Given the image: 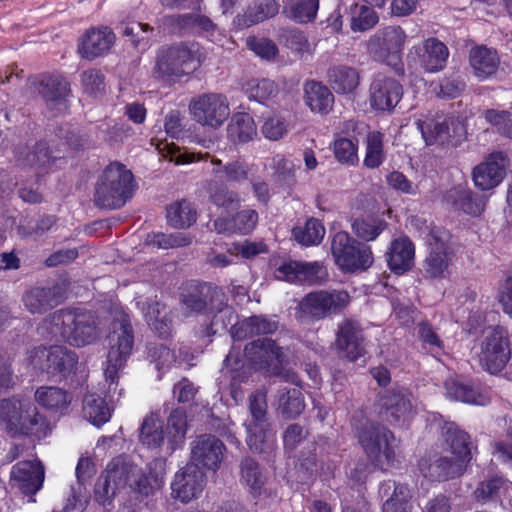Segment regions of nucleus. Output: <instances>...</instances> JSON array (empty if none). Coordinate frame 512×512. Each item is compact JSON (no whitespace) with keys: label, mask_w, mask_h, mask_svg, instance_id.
I'll use <instances>...</instances> for the list:
<instances>
[{"label":"nucleus","mask_w":512,"mask_h":512,"mask_svg":"<svg viewBox=\"0 0 512 512\" xmlns=\"http://www.w3.org/2000/svg\"><path fill=\"white\" fill-rule=\"evenodd\" d=\"M38 330L50 340H62L71 346L91 345L99 338L95 315L80 309H59L48 314Z\"/></svg>","instance_id":"f257e3e1"},{"label":"nucleus","mask_w":512,"mask_h":512,"mask_svg":"<svg viewBox=\"0 0 512 512\" xmlns=\"http://www.w3.org/2000/svg\"><path fill=\"white\" fill-rule=\"evenodd\" d=\"M148 496L153 486L143 471L126 456L113 458L95 484V500L102 506L110 505L115 496L124 488Z\"/></svg>","instance_id":"f03ea898"},{"label":"nucleus","mask_w":512,"mask_h":512,"mask_svg":"<svg viewBox=\"0 0 512 512\" xmlns=\"http://www.w3.org/2000/svg\"><path fill=\"white\" fill-rule=\"evenodd\" d=\"M205 59L206 52L198 43H175L158 51L153 75L166 83H175L195 72Z\"/></svg>","instance_id":"7ed1b4c3"},{"label":"nucleus","mask_w":512,"mask_h":512,"mask_svg":"<svg viewBox=\"0 0 512 512\" xmlns=\"http://www.w3.org/2000/svg\"><path fill=\"white\" fill-rule=\"evenodd\" d=\"M135 188L132 172L122 163L112 162L96 183L94 202L100 208L119 209L132 198Z\"/></svg>","instance_id":"20e7f679"},{"label":"nucleus","mask_w":512,"mask_h":512,"mask_svg":"<svg viewBox=\"0 0 512 512\" xmlns=\"http://www.w3.org/2000/svg\"><path fill=\"white\" fill-rule=\"evenodd\" d=\"M353 426L356 430L358 441L370 461L384 470L395 459L396 440L391 431L386 427L370 421L354 418Z\"/></svg>","instance_id":"39448f33"},{"label":"nucleus","mask_w":512,"mask_h":512,"mask_svg":"<svg viewBox=\"0 0 512 512\" xmlns=\"http://www.w3.org/2000/svg\"><path fill=\"white\" fill-rule=\"evenodd\" d=\"M107 345L104 375L106 381L110 383L108 388L110 392L112 385L117 386L119 371L124 368L134 346L133 329L126 315H122L112 323V331L107 336Z\"/></svg>","instance_id":"423d86ee"},{"label":"nucleus","mask_w":512,"mask_h":512,"mask_svg":"<svg viewBox=\"0 0 512 512\" xmlns=\"http://www.w3.org/2000/svg\"><path fill=\"white\" fill-rule=\"evenodd\" d=\"M350 303L344 290H319L306 294L295 309V317L301 323L323 320L340 313Z\"/></svg>","instance_id":"0eeeda50"},{"label":"nucleus","mask_w":512,"mask_h":512,"mask_svg":"<svg viewBox=\"0 0 512 512\" xmlns=\"http://www.w3.org/2000/svg\"><path fill=\"white\" fill-rule=\"evenodd\" d=\"M169 160L177 165L188 164L200 160L210 161L212 166L211 175L217 181L223 183H236L241 184L249 179V166L243 159H235L227 163H223L218 157L211 155L208 152L195 153L188 151H181L178 147L170 148L168 151Z\"/></svg>","instance_id":"6e6552de"},{"label":"nucleus","mask_w":512,"mask_h":512,"mask_svg":"<svg viewBox=\"0 0 512 512\" xmlns=\"http://www.w3.org/2000/svg\"><path fill=\"white\" fill-rule=\"evenodd\" d=\"M179 301L186 316L221 312L226 306L225 293L208 282L188 283Z\"/></svg>","instance_id":"1a4fd4ad"},{"label":"nucleus","mask_w":512,"mask_h":512,"mask_svg":"<svg viewBox=\"0 0 512 512\" xmlns=\"http://www.w3.org/2000/svg\"><path fill=\"white\" fill-rule=\"evenodd\" d=\"M331 252L335 263L344 272L367 270L373 264L370 247L351 238L346 232H338L334 235Z\"/></svg>","instance_id":"9d476101"},{"label":"nucleus","mask_w":512,"mask_h":512,"mask_svg":"<svg viewBox=\"0 0 512 512\" xmlns=\"http://www.w3.org/2000/svg\"><path fill=\"white\" fill-rule=\"evenodd\" d=\"M417 126L427 145L457 146L467 134L464 122L452 116H426L417 121Z\"/></svg>","instance_id":"9b49d317"},{"label":"nucleus","mask_w":512,"mask_h":512,"mask_svg":"<svg viewBox=\"0 0 512 512\" xmlns=\"http://www.w3.org/2000/svg\"><path fill=\"white\" fill-rule=\"evenodd\" d=\"M406 38L407 35L400 26H387L369 38L367 50L374 60L396 68L401 64Z\"/></svg>","instance_id":"f8f14e48"},{"label":"nucleus","mask_w":512,"mask_h":512,"mask_svg":"<svg viewBox=\"0 0 512 512\" xmlns=\"http://www.w3.org/2000/svg\"><path fill=\"white\" fill-rule=\"evenodd\" d=\"M249 413L250 416L244 423L247 432L246 442L251 451L261 453L271 437L265 393L256 391L249 396Z\"/></svg>","instance_id":"ddd939ff"},{"label":"nucleus","mask_w":512,"mask_h":512,"mask_svg":"<svg viewBox=\"0 0 512 512\" xmlns=\"http://www.w3.org/2000/svg\"><path fill=\"white\" fill-rule=\"evenodd\" d=\"M189 112L196 123L213 129L223 125L230 115L227 98L219 93H203L192 98Z\"/></svg>","instance_id":"4468645a"},{"label":"nucleus","mask_w":512,"mask_h":512,"mask_svg":"<svg viewBox=\"0 0 512 512\" xmlns=\"http://www.w3.org/2000/svg\"><path fill=\"white\" fill-rule=\"evenodd\" d=\"M31 93L38 95L48 109L67 108V97L71 89L69 82L61 75L41 74L29 79Z\"/></svg>","instance_id":"2eb2a0df"},{"label":"nucleus","mask_w":512,"mask_h":512,"mask_svg":"<svg viewBox=\"0 0 512 512\" xmlns=\"http://www.w3.org/2000/svg\"><path fill=\"white\" fill-rule=\"evenodd\" d=\"M20 411L9 431L11 435L41 440L51 434L52 423L33 403L26 400Z\"/></svg>","instance_id":"dca6fc26"},{"label":"nucleus","mask_w":512,"mask_h":512,"mask_svg":"<svg viewBox=\"0 0 512 512\" xmlns=\"http://www.w3.org/2000/svg\"><path fill=\"white\" fill-rule=\"evenodd\" d=\"M510 357L509 339L502 329H494L481 343L479 361L490 373L501 371Z\"/></svg>","instance_id":"f3484780"},{"label":"nucleus","mask_w":512,"mask_h":512,"mask_svg":"<svg viewBox=\"0 0 512 512\" xmlns=\"http://www.w3.org/2000/svg\"><path fill=\"white\" fill-rule=\"evenodd\" d=\"M226 446L215 435L202 434L191 443V462L196 466L216 472L224 459Z\"/></svg>","instance_id":"a211bd4d"},{"label":"nucleus","mask_w":512,"mask_h":512,"mask_svg":"<svg viewBox=\"0 0 512 512\" xmlns=\"http://www.w3.org/2000/svg\"><path fill=\"white\" fill-rule=\"evenodd\" d=\"M35 353L41 360V369L53 377L70 375L78 362L76 353L62 345L39 347Z\"/></svg>","instance_id":"6ab92c4d"},{"label":"nucleus","mask_w":512,"mask_h":512,"mask_svg":"<svg viewBox=\"0 0 512 512\" xmlns=\"http://www.w3.org/2000/svg\"><path fill=\"white\" fill-rule=\"evenodd\" d=\"M206 483V475L195 463H188L181 468L171 483L172 496L183 503L198 498Z\"/></svg>","instance_id":"aec40b11"},{"label":"nucleus","mask_w":512,"mask_h":512,"mask_svg":"<svg viewBox=\"0 0 512 512\" xmlns=\"http://www.w3.org/2000/svg\"><path fill=\"white\" fill-rule=\"evenodd\" d=\"M507 166L508 156L505 152H492L473 168L472 179L475 186L481 190L495 188L504 179Z\"/></svg>","instance_id":"412c9836"},{"label":"nucleus","mask_w":512,"mask_h":512,"mask_svg":"<svg viewBox=\"0 0 512 512\" xmlns=\"http://www.w3.org/2000/svg\"><path fill=\"white\" fill-rule=\"evenodd\" d=\"M45 469L39 460H25L16 463L10 473L11 485L23 495L33 496L43 486Z\"/></svg>","instance_id":"4be33fe9"},{"label":"nucleus","mask_w":512,"mask_h":512,"mask_svg":"<svg viewBox=\"0 0 512 512\" xmlns=\"http://www.w3.org/2000/svg\"><path fill=\"white\" fill-rule=\"evenodd\" d=\"M66 294L65 283H56L48 287H33L22 296V303L32 315H42L60 305Z\"/></svg>","instance_id":"5701e85b"},{"label":"nucleus","mask_w":512,"mask_h":512,"mask_svg":"<svg viewBox=\"0 0 512 512\" xmlns=\"http://www.w3.org/2000/svg\"><path fill=\"white\" fill-rule=\"evenodd\" d=\"M159 22L164 30L173 34H213L217 28L208 16L200 13L167 15Z\"/></svg>","instance_id":"b1692460"},{"label":"nucleus","mask_w":512,"mask_h":512,"mask_svg":"<svg viewBox=\"0 0 512 512\" xmlns=\"http://www.w3.org/2000/svg\"><path fill=\"white\" fill-rule=\"evenodd\" d=\"M370 104L381 111H391L403 96L402 85L394 78L377 74L370 84Z\"/></svg>","instance_id":"393cba45"},{"label":"nucleus","mask_w":512,"mask_h":512,"mask_svg":"<svg viewBox=\"0 0 512 512\" xmlns=\"http://www.w3.org/2000/svg\"><path fill=\"white\" fill-rule=\"evenodd\" d=\"M336 349L349 361H356L365 353L364 336L360 325L351 320L342 321L336 333Z\"/></svg>","instance_id":"a878e982"},{"label":"nucleus","mask_w":512,"mask_h":512,"mask_svg":"<svg viewBox=\"0 0 512 512\" xmlns=\"http://www.w3.org/2000/svg\"><path fill=\"white\" fill-rule=\"evenodd\" d=\"M247 360L257 369H265L286 363V354L283 348L278 347L270 338H262L248 343L244 348Z\"/></svg>","instance_id":"bb28decb"},{"label":"nucleus","mask_w":512,"mask_h":512,"mask_svg":"<svg viewBox=\"0 0 512 512\" xmlns=\"http://www.w3.org/2000/svg\"><path fill=\"white\" fill-rule=\"evenodd\" d=\"M381 408L385 419L391 425H401L413 415L412 395L404 389H392L381 398Z\"/></svg>","instance_id":"cd10ccee"},{"label":"nucleus","mask_w":512,"mask_h":512,"mask_svg":"<svg viewBox=\"0 0 512 512\" xmlns=\"http://www.w3.org/2000/svg\"><path fill=\"white\" fill-rule=\"evenodd\" d=\"M443 201L455 211L477 217L485 210L487 199L465 185H457L444 194Z\"/></svg>","instance_id":"c85d7f7f"},{"label":"nucleus","mask_w":512,"mask_h":512,"mask_svg":"<svg viewBox=\"0 0 512 512\" xmlns=\"http://www.w3.org/2000/svg\"><path fill=\"white\" fill-rule=\"evenodd\" d=\"M279 280L288 282H318L326 276V271L318 262L290 261L282 264L275 270Z\"/></svg>","instance_id":"c756f323"},{"label":"nucleus","mask_w":512,"mask_h":512,"mask_svg":"<svg viewBox=\"0 0 512 512\" xmlns=\"http://www.w3.org/2000/svg\"><path fill=\"white\" fill-rule=\"evenodd\" d=\"M114 41L115 35L110 28H92L82 36L78 51L82 58L93 60L106 54Z\"/></svg>","instance_id":"7c9ffc66"},{"label":"nucleus","mask_w":512,"mask_h":512,"mask_svg":"<svg viewBox=\"0 0 512 512\" xmlns=\"http://www.w3.org/2000/svg\"><path fill=\"white\" fill-rule=\"evenodd\" d=\"M461 461L447 456H436L420 463L422 474L432 481H446L461 476L467 469Z\"/></svg>","instance_id":"2f4dec72"},{"label":"nucleus","mask_w":512,"mask_h":512,"mask_svg":"<svg viewBox=\"0 0 512 512\" xmlns=\"http://www.w3.org/2000/svg\"><path fill=\"white\" fill-rule=\"evenodd\" d=\"M443 437L453 458L462 461L460 463L468 467L472 459V442L469 434L460 429L455 423L448 422L443 427Z\"/></svg>","instance_id":"473e14b6"},{"label":"nucleus","mask_w":512,"mask_h":512,"mask_svg":"<svg viewBox=\"0 0 512 512\" xmlns=\"http://www.w3.org/2000/svg\"><path fill=\"white\" fill-rule=\"evenodd\" d=\"M469 64L474 76L479 80H485L496 74L500 59L495 49L478 45L470 49Z\"/></svg>","instance_id":"72a5a7b5"},{"label":"nucleus","mask_w":512,"mask_h":512,"mask_svg":"<svg viewBox=\"0 0 512 512\" xmlns=\"http://www.w3.org/2000/svg\"><path fill=\"white\" fill-rule=\"evenodd\" d=\"M327 82L337 94H351L360 84V72L347 64H335L327 70Z\"/></svg>","instance_id":"f704fd0d"},{"label":"nucleus","mask_w":512,"mask_h":512,"mask_svg":"<svg viewBox=\"0 0 512 512\" xmlns=\"http://www.w3.org/2000/svg\"><path fill=\"white\" fill-rule=\"evenodd\" d=\"M415 248L408 238L394 240L387 252L389 268L396 274H403L414 265Z\"/></svg>","instance_id":"c9c22d12"},{"label":"nucleus","mask_w":512,"mask_h":512,"mask_svg":"<svg viewBox=\"0 0 512 512\" xmlns=\"http://www.w3.org/2000/svg\"><path fill=\"white\" fill-rule=\"evenodd\" d=\"M239 481L248 489L249 494L256 498L262 494L266 483V475L261 465L252 457H244L239 464Z\"/></svg>","instance_id":"e433bc0d"},{"label":"nucleus","mask_w":512,"mask_h":512,"mask_svg":"<svg viewBox=\"0 0 512 512\" xmlns=\"http://www.w3.org/2000/svg\"><path fill=\"white\" fill-rule=\"evenodd\" d=\"M305 103L312 112L327 114L332 110L334 95L331 90L314 80L307 81L304 85Z\"/></svg>","instance_id":"4c0bfd02"},{"label":"nucleus","mask_w":512,"mask_h":512,"mask_svg":"<svg viewBox=\"0 0 512 512\" xmlns=\"http://www.w3.org/2000/svg\"><path fill=\"white\" fill-rule=\"evenodd\" d=\"M16 159L20 165L31 168H46L50 166L55 157L46 142L39 141L33 146H19L16 149Z\"/></svg>","instance_id":"58836bf2"},{"label":"nucleus","mask_w":512,"mask_h":512,"mask_svg":"<svg viewBox=\"0 0 512 512\" xmlns=\"http://www.w3.org/2000/svg\"><path fill=\"white\" fill-rule=\"evenodd\" d=\"M277 330V323L263 316H251L237 322L231 328V336L237 340L271 334Z\"/></svg>","instance_id":"ea45409f"},{"label":"nucleus","mask_w":512,"mask_h":512,"mask_svg":"<svg viewBox=\"0 0 512 512\" xmlns=\"http://www.w3.org/2000/svg\"><path fill=\"white\" fill-rule=\"evenodd\" d=\"M448 56L449 51L446 45L437 38L432 37L423 43L420 63L427 72H438L445 67Z\"/></svg>","instance_id":"a19ab883"},{"label":"nucleus","mask_w":512,"mask_h":512,"mask_svg":"<svg viewBox=\"0 0 512 512\" xmlns=\"http://www.w3.org/2000/svg\"><path fill=\"white\" fill-rule=\"evenodd\" d=\"M277 410L286 419L298 417L305 409V402L299 387H282L278 389Z\"/></svg>","instance_id":"79ce46f5"},{"label":"nucleus","mask_w":512,"mask_h":512,"mask_svg":"<svg viewBox=\"0 0 512 512\" xmlns=\"http://www.w3.org/2000/svg\"><path fill=\"white\" fill-rule=\"evenodd\" d=\"M209 200L226 211L236 210L241 205L238 192L230 189L225 183L217 180H207L205 184Z\"/></svg>","instance_id":"37998d69"},{"label":"nucleus","mask_w":512,"mask_h":512,"mask_svg":"<svg viewBox=\"0 0 512 512\" xmlns=\"http://www.w3.org/2000/svg\"><path fill=\"white\" fill-rule=\"evenodd\" d=\"M451 256L447 247L442 242H436L431 246L429 255L424 263L425 275L429 278H444L448 273Z\"/></svg>","instance_id":"c03bdc74"},{"label":"nucleus","mask_w":512,"mask_h":512,"mask_svg":"<svg viewBox=\"0 0 512 512\" xmlns=\"http://www.w3.org/2000/svg\"><path fill=\"white\" fill-rule=\"evenodd\" d=\"M393 488L392 495L384 502L383 512H412L410 500L412 498L409 488L404 484H395L388 481L381 486V490L387 493Z\"/></svg>","instance_id":"a18cd8bd"},{"label":"nucleus","mask_w":512,"mask_h":512,"mask_svg":"<svg viewBox=\"0 0 512 512\" xmlns=\"http://www.w3.org/2000/svg\"><path fill=\"white\" fill-rule=\"evenodd\" d=\"M257 135L254 119L248 113H236L228 125V136L235 143H246Z\"/></svg>","instance_id":"49530a36"},{"label":"nucleus","mask_w":512,"mask_h":512,"mask_svg":"<svg viewBox=\"0 0 512 512\" xmlns=\"http://www.w3.org/2000/svg\"><path fill=\"white\" fill-rule=\"evenodd\" d=\"M146 319L160 337H167L172 332L173 322L171 310L164 304L153 302L148 305Z\"/></svg>","instance_id":"de8ad7c7"},{"label":"nucleus","mask_w":512,"mask_h":512,"mask_svg":"<svg viewBox=\"0 0 512 512\" xmlns=\"http://www.w3.org/2000/svg\"><path fill=\"white\" fill-rule=\"evenodd\" d=\"M447 396L455 401L468 404L484 405L486 399L472 385L463 383L462 381L449 377L445 383Z\"/></svg>","instance_id":"09e8293b"},{"label":"nucleus","mask_w":512,"mask_h":512,"mask_svg":"<svg viewBox=\"0 0 512 512\" xmlns=\"http://www.w3.org/2000/svg\"><path fill=\"white\" fill-rule=\"evenodd\" d=\"M166 218L171 227L183 229L190 227L196 221L197 212L191 202L182 199L167 208Z\"/></svg>","instance_id":"8fccbe9b"},{"label":"nucleus","mask_w":512,"mask_h":512,"mask_svg":"<svg viewBox=\"0 0 512 512\" xmlns=\"http://www.w3.org/2000/svg\"><path fill=\"white\" fill-rule=\"evenodd\" d=\"M112 408L105 399L96 394H88L83 400V415L90 423L101 426L109 421Z\"/></svg>","instance_id":"3c124183"},{"label":"nucleus","mask_w":512,"mask_h":512,"mask_svg":"<svg viewBox=\"0 0 512 512\" xmlns=\"http://www.w3.org/2000/svg\"><path fill=\"white\" fill-rule=\"evenodd\" d=\"M350 27L354 32H364L372 29L379 21L377 13L372 7L351 3L349 7Z\"/></svg>","instance_id":"603ef678"},{"label":"nucleus","mask_w":512,"mask_h":512,"mask_svg":"<svg viewBox=\"0 0 512 512\" xmlns=\"http://www.w3.org/2000/svg\"><path fill=\"white\" fill-rule=\"evenodd\" d=\"M387 222L379 216L367 215L357 218L352 223L354 234L364 240L372 241L377 238L386 228Z\"/></svg>","instance_id":"864d4df0"},{"label":"nucleus","mask_w":512,"mask_h":512,"mask_svg":"<svg viewBox=\"0 0 512 512\" xmlns=\"http://www.w3.org/2000/svg\"><path fill=\"white\" fill-rule=\"evenodd\" d=\"M35 401L49 410L65 408L70 403L68 393L59 387L41 386L34 394Z\"/></svg>","instance_id":"5fc2aeb1"},{"label":"nucleus","mask_w":512,"mask_h":512,"mask_svg":"<svg viewBox=\"0 0 512 512\" xmlns=\"http://www.w3.org/2000/svg\"><path fill=\"white\" fill-rule=\"evenodd\" d=\"M193 237L189 233L174 232L170 234L157 232L148 234L145 243L158 249H173L189 246Z\"/></svg>","instance_id":"6e6d98bb"},{"label":"nucleus","mask_w":512,"mask_h":512,"mask_svg":"<svg viewBox=\"0 0 512 512\" xmlns=\"http://www.w3.org/2000/svg\"><path fill=\"white\" fill-rule=\"evenodd\" d=\"M279 5L275 0H264L258 5L249 8L243 16H238V24L251 26L275 16L278 13Z\"/></svg>","instance_id":"4d7b16f0"},{"label":"nucleus","mask_w":512,"mask_h":512,"mask_svg":"<svg viewBox=\"0 0 512 512\" xmlns=\"http://www.w3.org/2000/svg\"><path fill=\"white\" fill-rule=\"evenodd\" d=\"M319 0H294L284 6V13L299 23H308L316 17Z\"/></svg>","instance_id":"13d9d810"},{"label":"nucleus","mask_w":512,"mask_h":512,"mask_svg":"<svg viewBox=\"0 0 512 512\" xmlns=\"http://www.w3.org/2000/svg\"><path fill=\"white\" fill-rule=\"evenodd\" d=\"M292 233L297 242L305 246H310L319 244L322 241L325 235V228L319 220L311 218L306 222L303 228L296 227L293 229Z\"/></svg>","instance_id":"bf43d9fd"},{"label":"nucleus","mask_w":512,"mask_h":512,"mask_svg":"<svg viewBox=\"0 0 512 512\" xmlns=\"http://www.w3.org/2000/svg\"><path fill=\"white\" fill-rule=\"evenodd\" d=\"M140 441L148 448H157L164 441L162 423L155 417H146L140 431Z\"/></svg>","instance_id":"052dcab7"},{"label":"nucleus","mask_w":512,"mask_h":512,"mask_svg":"<svg viewBox=\"0 0 512 512\" xmlns=\"http://www.w3.org/2000/svg\"><path fill=\"white\" fill-rule=\"evenodd\" d=\"M384 159L383 134L378 131L368 133L366 138V155L364 165L368 168H377Z\"/></svg>","instance_id":"680f3d73"},{"label":"nucleus","mask_w":512,"mask_h":512,"mask_svg":"<svg viewBox=\"0 0 512 512\" xmlns=\"http://www.w3.org/2000/svg\"><path fill=\"white\" fill-rule=\"evenodd\" d=\"M247 93L249 99L259 103H265L267 100L278 94V85L270 79H254L247 84Z\"/></svg>","instance_id":"e2e57ef3"},{"label":"nucleus","mask_w":512,"mask_h":512,"mask_svg":"<svg viewBox=\"0 0 512 512\" xmlns=\"http://www.w3.org/2000/svg\"><path fill=\"white\" fill-rule=\"evenodd\" d=\"M187 428L186 411L181 408L174 409L167 419V433L174 445H179L183 442Z\"/></svg>","instance_id":"0e129e2a"},{"label":"nucleus","mask_w":512,"mask_h":512,"mask_svg":"<svg viewBox=\"0 0 512 512\" xmlns=\"http://www.w3.org/2000/svg\"><path fill=\"white\" fill-rule=\"evenodd\" d=\"M25 401L26 399L20 396L0 399V423L8 433Z\"/></svg>","instance_id":"69168bd1"},{"label":"nucleus","mask_w":512,"mask_h":512,"mask_svg":"<svg viewBox=\"0 0 512 512\" xmlns=\"http://www.w3.org/2000/svg\"><path fill=\"white\" fill-rule=\"evenodd\" d=\"M287 128L286 120L279 114L272 113L263 118L261 133L266 139L277 141L284 137L287 133Z\"/></svg>","instance_id":"338daca9"},{"label":"nucleus","mask_w":512,"mask_h":512,"mask_svg":"<svg viewBox=\"0 0 512 512\" xmlns=\"http://www.w3.org/2000/svg\"><path fill=\"white\" fill-rule=\"evenodd\" d=\"M484 117L487 122L497 127L501 135L512 139V113L489 109L485 111Z\"/></svg>","instance_id":"774afa93"}]
</instances>
